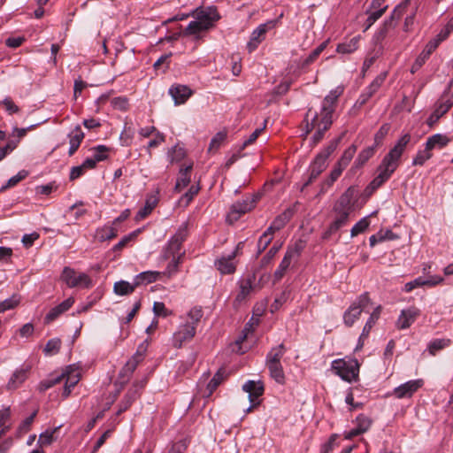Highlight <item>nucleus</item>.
<instances>
[{"mask_svg":"<svg viewBox=\"0 0 453 453\" xmlns=\"http://www.w3.org/2000/svg\"><path fill=\"white\" fill-rule=\"evenodd\" d=\"M342 93V89L339 88L331 90L322 102L320 112H315L311 122H307L305 134L315 130L311 137L313 144L319 143L332 126L335 104Z\"/></svg>","mask_w":453,"mask_h":453,"instance_id":"1","label":"nucleus"},{"mask_svg":"<svg viewBox=\"0 0 453 453\" xmlns=\"http://www.w3.org/2000/svg\"><path fill=\"white\" fill-rule=\"evenodd\" d=\"M411 136L406 133L403 134L395 142V146L389 150V152L384 157L380 166L379 174L371 181L369 186L366 188V191L372 192L385 181H387L396 170L399 165V160L406 149V146L410 143Z\"/></svg>","mask_w":453,"mask_h":453,"instance_id":"2","label":"nucleus"},{"mask_svg":"<svg viewBox=\"0 0 453 453\" xmlns=\"http://www.w3.org/2000/svg\"><path fill=\"white\" fill-rule=\"evenodd\" d=\"M357 191L354 187L348 188L342 193L333 207L334 219L323 233L322 238L328 240L333 234H336L341 228L348 225L350 214L354 211L356 196Z\"/></svg>","mask_w":453,"mask_h":453,"instance_id":"3","label":"nucleus"},{"mask_svg":"<svg viewBox=\"0 0 453 453\" xmlns=\"http://www.w3.org/2000/svg\"><path fill=\"white\" fill-rule=\"evenodd\" d=\"M332 370L343 380L352 382L357 380L359 373V364L356 358L335 359L331 365Z\"/></svg>","mask_w":453,"mask_h":453,"instance_id":"4","label":"nucleus"},{"mask_svg":"<svg viewBox=\"0 0 453 453\" xmlns=\"http://www.w3.org/2000/svg\"><path fill=\"white\" fill-rule=\"evenodd\" d=\"M148 343L149 339H146L144 342L140 344L136 352L127 360L124 367L119 371L118 377L119 384L123 386L129 381L137 365L143 360L145 357Z\"/></svg>","mask_w":453,"mask_h":453,"instance_id":"5","label":"nucleus"},{"mask_svg":"<svg viewBox=\"0 0 453 453\" xmlns=\"http://www.w3.org/2000/svg\"><path fill=\"white\" fill-rule=\"evenodd\" d=\"M371 303L369 294L365 292L358 296L343 314V321L347 326H351Z\"/></svg>","mask_w":453,"mask_h":453,"instance_id":"6","label":"nucleus"},{"mask_svg":"<svg viewBox=\"0 0 453 453\" xmlns=\"http://www.w3.org/2000/svg\"><path fill=\"white\" fill-rule=\"evenodd\" d=\"M61 278L70 288H88L91 284V280L86 273L77 274L73 269L69 267H65Z\"/></svg>","mask_w":453,"mask_h":453,"instance_id":"7","label":"nucleus"},{"mask_svg":"<svg viewBox=\"0 0 453 453\" xmlns=\"http://www.w3.org/2000/svg\"><path fill=\"white\" fill-rule=\"evenodd\" d=\"M259 199V196L256 195L251 197H246L242 202H236L231 206V211L227 216L229 220H237L242 215L251 211Z\"/></svg>","mask_w":453,"mask_h":453,"instance_id":"8","label":"nucleus"},{"mask_svg":"<svg viewBox=\"0 0 453 453\" xmlns=\"http://www.w3.org/2000/svg\"><path fill=\"white\" fill-rule=\"evenodd\" d=\"M274 27V21L271 20L259 25L252 33L250 41L247 43V49L250 52L254 51L258 45L265 40V34Z\"/></svg>","mask_w":453,"mask_h":453,"instance_id":"9","label":"nucleus"},{"mask_svg":"<svg viewBox=\"0 0 453 453\" xmlns=\"http://www.w3.org/2000/svg\"><path fill=\"white\" fill-rule=\"evenodd\" d=\"M196 334L195 326L185 323L178 327V330L173 335V345L180 349L183 343L191 341Z\"/></svg>","mask_w":453,"mask_h":453,"instance_id":"10","label":"nucleus"},{"mask_svg":"<svg viewBox=\"0 0 453 453\" xmlns=\"http://www.w3.org/2000/svg\"><path fill=\"white\" fill-rule=\"evenodd\" d=\"M196 18L200 21L203 26L206 27V29H210L213 27L214 22L219 20L220 16L217 11L215 6H208L206 8L196 9Z\"/></svg>","mask_w":453,"mask_h":453,"instance_id":"11","label":"nucleus"},{"mask_svg":"<svg viewBox=\"0 0 453 453\" xmlns=\"http://www.w3.org/2000/svg\"><path fill=\"white\" fill-rule=\"evenodd\" d=\"M188 236V225L182 224L169 240L167 252L172 256L178 255L180 251L181 245Z\"/></svg>","mask_w":453,"mask_h":453,"instance_id":"12","label":"nucleus"},{"mask_svg":"<svg viewBox=\"0 0 453 453\" xmlns=\"http://www.w3.org/2000/svg\"><path fill=\"white\" fill-rule=\"evenodd\" d=\"M424 384L423 380H412L401 384L394 389V395L398 399L409 398L413 395Z\"/></svg>","mask_w":453,"mask_h":453,"instance_id":"13","label":"nucleus"},{"mask_svg":"<svg viewBox=\"0 0 453 453\" xmlns=\"http://www.w3.org/2000/svg\"><path fill=\"white\" fill-rule=\"evenodd\" d=\"M419 315L420 311L415 306L402 310L396 321L397 328L402 330L409 328Z\"/></svg>","mask_w":453,"mask_h":453,"instance_id":"14","label":"nucleus"},{"mask_svg":"<svg viewBox=\"0 0 453 453\" xmlns=\"http://www.w3.org/2000/svg\"><path fill=\"white\" fill-rule=\"evenodd\" d=\"M31 366L29 365H23L20 368L17 369L11 376L6 389L12 391L19 388L22 383L28 378Z\"/></svg>","mask_w":453,"mask_h":453,"instance_id":"15","label":"nucleus"},{"mask_svg":"<svg viewBox=\"0 0 453 453\" xmlns=\"http://www.w3.org/2000/svg\"><path fill=\"white\" fill-rule=\"evenodd\" d=\"M242 245V242H239L235 250L231 252V254H229L227 257H222L215 262V265H216L217 269L222 274H230V273H234L235 265H234L233 260L235 257V256Z\"/></svg>","mask_w":453,"mask_h":453,"instance_id":"16","label":"nucleus"},{"mask_svg":"<svg viewBox=\"0 0 453 453\" xmlns=\"http://www.w3.org/2000/svg\"><path fill=\"white\" fill-rule=\"evenodd\" d=\"M304 248L302 241L296 242L293 246L288 247V250L283 257L281 262L280 263V267L288 269L292 261H296L301 256V253Z\"/></svg>","mask_w":453,"mask_h":453,"instance_id":"17","label":"nucleus"},{"mask_svg":"<svg viewBox=\"0 0 453 453\" xmlns=\"http://www.w3.org/2000/svg\"><path fill=\"white\" fill-rule=\"evenodd\" d=\"M327 164L322 157H315L309 167V177L303 183V188L311 184L326 168Z\"/></svg>","mask_w":453,"mask_h":453,"instance_id":"18","label":"nucleus"},{"mask_svg":"<svg viewBox=\"0 0 453 453\" xmlns=\"http://www.w3.org/2000/svg\"><path fill=\"white\" fill-rule=\"evenodd\" d=\"M242 390L249 394L250 402H260L258 398L264 394V384L260 380H248L242 385Z\"/></svg>","mask_w":453,"mask_h":453,"instance_id":"19","label":"nucleus"},{"mask_svg":"<svg viewBox=\"0 0 453 453\" xmlns=\"http://www.w3.org/2000/svg\"><path fill=\"white\" fill-rule=\"evenodd\" d=\"M74 303V298L69 297L63 301L60 304L53 307L45 316L44 323L50 324L57 319L61 314L68 311Z\"/></svg>","mask_w":453,"mask_h":453,"instance_id":"20","label":"nucleus"},{"mask_svg":"<svg viewBox=\"0 0 453 453\" xmlns=\"http://www.w3.org/2000/svg\"><path fill=\"white\" fill-rule=\"evenodd\" d=\"M169 94L174 100L175 104H184L192 95V90L185 85H173L169 88Z\"/></svg>","mask_w":453,"mask_h":453,"instance_id":"21","label":"nucleus"},{"mask_svg":"<svg viewBox=\"0 0 453 453\" xmlns=\"http://www.w3.org/2000/svg\"><path fill=\"white\" fill-rule=\"evenodd\" d=\"M345 168L339 165L335 164L333 170L331 171L328 177H326L321 183L319 188V195H323L333 186V184L338 180L341 176L342 173Z\"/></svg>","mask_w":453,"mask_h":453,"instance_id":"22","label":"nucleus"},{"mask_svg":"<svg viewBox=\"0 0 453 453\" xmlns=\"http://www.w3.org/2000/svg\"><path fill=\"white\" fill-rule=\"evenodd\" d=\"M255 274H250L246 279L241 281L240 292L236 296V301H243L255 289Z\"/></svg>","mask_w":453,"mask_h":453,"instance_id":"23","label":"nucleus"},{"mask_svg":"<svg viewBox=\"0 0 453 453\" xmlns=\"http://www.w3.org/2000/svg\"><path fill=\"white\" fill-rule=\"evenodd\" d=\"M380 311H381V306L379 305L377 306L373 311L372 312V314L370 315L369 319H367L364 328H363V331L361 333V335L359 337V341H358V347H362L363 346V342L362 341L365 339V338H367L368 335H369V333L372 329V327L373 326V325L375 324V322L378 320V319L380 318Z\"/></svg>","mask_w":453,"mask_h":453,"instance_id":"24","label":"nucleus"},{"mask_svg":"<svg viewBox=\"0 0 453 453\" xmlns=\"http://www.w3.org/2000/svg\"><path fill=\"white\" fill-rule=\"evenodd\" d=\"M68 136L70 143L68 154L69 156H73L79 149L82 140L84 139V133L80 126H76Z\"/></svg>","mask_w":453,"mask_h":453,"instance_id":"25","label":"nucleus"},{"mask_svg":"<svg viewBox=\"0 0 453 453\" xmlns=\"http://www.w3.org/2000/svg\"><path fill=\"white\" fill-rule=\"evenodd\" d=\"M269 370L270 376L279 384L285 383V374L281 363H265Z\"/></svg>","mask_w":453,"mask_h":453,"instance_id":"26","label":"nucleus"},{"mask_svg":"<svg viewBox=\"0 0 453 453\" xmlns=\"http://www.w3.org/2000/svg\"><path fill=\"white\" fill-rule=\"evenodd\" d=\"M192 170V165H187L180 170V176L177 179L175 184V190L180 192L186 188L190 182V172Z\"/></svg>","mask_w":453,"mask_h":453,"instance_id":"27","label":"nucleus"},{"mask_svg":"<svg viewBox=\"0 0 453 453\" xmlns=\"http://www.w3.org/2000/svg\"><path fill=\"white\" fill-rule=\"evenodd\" d=\"M287 349L283 343L273 347L266 355L265 363H280Z\"/></svg>","mask_w":453,"mask_h":453,"instance_id":"28","label":"nucleus"},{"mask_svg":"<svg viewBox=\"0 0 453 453\" xmlns=\"http://www.w3.org/2000/svg\"><path fill=\"white\" fill-rule=\"evenodd\" d=\"M449 142V139L446 135L441 134H435L427 139L426 145L427 146V149L431 150L436 148L441 149L445 147Z\"/></svg>","mask_w":453,"mask_h":453,"instance_id":"29","label":"nucleus"},{"mask_svg":"<svg viewBox=\"0 0 453 453\" xmlns=\"http://www.w3.org/2000/svg\"><path fill=\"white\" fill-rule=\"evenodd\" d=\"M360 36H354L349 41L338 44L336 51L341 54H350L358 48Z\"/></svg>","mask_w":453,"mask_h":453,"instance_id":"30","label":"nucleus"},{"mask_svg":"<svg viewBox=\"0 0 453 453\" xmlns=\"http://www.w3.org/2000/svg\"><path fill=\"white\" fill-rule=\"evenodd\" d=\"M293 210L286 209L281 214L278 215L272 222L273 227L276 230L282 229L293 216Z\"/></svg>","mask_w":453,"mask_h":453,"instance_id":"31","label":"nucleus"},{"mask_svg":"<svg viewBox=\"0 0 453 453\" xmlns=\"http://www.w3.org/2000/svg\"><path fill=\"white\" fill-rule=\"evenodd\" d=\"M159 273L157 272L147 271L142 272L136 275L134 279V285L139 286L142 284H149L156 281L158 278Z\"/></svg>","mask_w":453,"mask_h":453,"instance_id":"32","label":"nucleus"},{"mask_svg":"<svg viewBox=\"0 0 453 453\" xmlns=\"http://www.w3.org/2000/svg\"><path fill=\"white\" fill-rule=\"evenodd\" d=\"M450 343L449 339H434L428 343L427 350L430 355L435 356L438 351L449 347Z\"/></svg>","mask_w":453,"mask_h":453,"instance_id":"33","label":"nucleus"},{"mask_svg":"<svg viewBox=\"0 0 453 453\" xmlns=\"http://www.w3.org/2000/svg\"><path fill=\"white\" fill-rule=\"evenodd\" d=\"M134 135V128L132 125L125 123L124 129L119 134V142L122 146L131 145Z\"/></svg>","mask_w":453,"mask_h":453,"instance_id":"34","label":"nucleus"},{"mask_svg":"<svg viewBox=\"0 0 453 453\" xmlns=\"http://www.w3.org/2000/svg\"><path fill=\"white\" fill-rule=\"evenodd\" d=\"M387 73H383L379 74L372 81V83L365 88V89L363 92H365L366 95L371 98L377 90L381 87V85L384 83L386 80Z\"/></svg>","mask_w":453,"mask_h":453,"instance_id":"35","label":"nucleus"},{"mask_svg":"<svg viewBox=\"0 0 453 453\" xmlns=\"http://www.w3.org/2000/svg\"><path fill=\"white\" fill-rule=\"evenodd\" d=\"M61 427V426L55 427L52 430H46L39 435L38 444L42 446L50 445L53 441L57 440L55 436L56 432Z\"/></svg>","mask_w":453,"mask_h":453,"instance_id":"36","label":"nucleus"},{"mask_svg":"<svg viewBox=\"0 0 453 453\" xmlns=\"http://www.w3.org/2000/svg\"><path fill=\"white\" fill-rule=\"evenodd\" d=\"M141 232H142V228H138V229L129 233L128 234L125 235L124 237H122L121 240H119V242L117 244H115V251L120 250L123 248L128 246L130 243H133L136 240L138 234Z\"/></svg>","mask_w":453,"mask_h":453,"instance_id":"37","label":"nucleus"},{"mask_svg":"<svg viewBox=\"0 0 453 453\" xmlns=\"http://www.w3.org/2000/svg\"><path fill=\"white\" fill-rule=\"evenodd\" d=\"M225 379V371L219 369L207 385L208 396H210Z\"/></svg>","mask_w":453,"mask_h":453,"instance_id":"38","label":"nucleus"},{"mask_svg":"<svg viewBox=\"0 0 453 453\" xmlns=\"http://www.w3.org/2000/svg\"><path fill=\"white\" fill-rule=\"evenodd\" d=\"M370 226L369 216L362 218L357 221L350 230L351 237H355L359 234L364 233Z\"/></svg>","mask_w":453,"mask_h":453,"instance_id":"39","label":"nucleus"},{"mask_svg":"<svg viewBox=\"0 0 453 453\" xmlns=\"http://www.w3.org/2000/svg\"><path fill=\"white\" fill-rule=\"evenodd\" d=\"M64 378L66 377L65 384L70 385L71 387H75L81 379V374L76 372V369L73 368V365L67 367L65 372H64Z\"/></svg>","mask_w":453,"mask_h":453,"instance_id":"40","label":"nucleus"},{"mask_svg":"<svg viewBox=\"0 0 453 453\" xmlns=\"http://www.w3.org/2000/svg\"><path fill=\"white\" fill-rule=\"evenodd\" d=\"M431 149H427V146L425 144V149L422 150H418L415 157L413 158L412 165H423L426 161L430 159L433 156L431 152Z\"/></svg>","mask_w":453,"mask_h":453,"instance_id":"41","label":"nucleus"},{"mask_svg":"<svg viewBox=\"0 0 453 453\" xmlns=\"http://www.w3.org/2000/svg\"><path fill=\"white\" fill-rule=\"evenodd\" d=\"M95 238L98 242H101L112 239L113 238V226H105L102 228L97 229L95 234Z\"/></svg>","mask_w":453,"mask_h":453,"instance_id":"42","label":"nucleus"},{"mask_svg":"<svg viewBox=\"0 0 453 453\" xmlns=\"http://www.w3.org/2000/svg\"><path fill=\"white\" fill-rule=\"evenodd\" d=\"M203 317V311L201 307H193L188 313V321L186 323H189L192 326H195V330L196 331V326L199 321Z\"/></svg>","mask_w":453,"mask_h":453,"instance_id":"43","label":"nucleus"},{"mask_svg":"<svg viewBox=\"0 0 453 453\" xmlns=\"http://www.w3.org/2000/svg\"><path fill=\"white\" fill-rule=\"evenodd\" d=\"M61 348V340L59 338H53L47 342L44 347V353L48 356H52L59 352Z\"/></svg>","mask_w":453,"mask_h":453,"instance_id":"44","label":"nucleus"},{"mask_svg":"<svg viewBox=\"0 0 453 453\" xmlns=\"http://www.w3.org/2000/svg\"><path fill=\"white\" fill-rule=\"evenodd\" d=\"M206 27L203 26L198 19H195L189 22L188 27L183 31L184 35H196L202 31H205Z\"/></svg>","mask_w":453,"mask_h":453,"instance_id":"45","label":"nucleus"},{"mask_svg":"<svg viewBox=\"0 0 453 453\" xmlns=\"http://www.w3.org/2000/svg\"><path fill=\"white\" fill-rule=\"evenodd\" d=\"M226 137V134L225 133H217L210 142L208 151L212 153L216 152L224 142Z\"/></svg>","mask_w":453,"mask_h":453,"instance_id":"46","label":"nucleus"},{"mask_svg":"<svg viewBox=\"0 0 453 453\" xmlns=\"http://www.w3.org/2000/svg\"><path fill=\"white\" fill-rule=\"evenodd\" d=\"M136 286L134 284H130L127 281L120 280L115 282V294L116 295H127L134 291Z\"/></svg>","mask_w":453,"mask_h":453,"instance_id":"47","label":"nucleus"},{"mask_svg":"<svg viewBox=\"0 0 453 453\" xmlns=\"http://www.w3.org/2000/svg\"><path fill=\"white\" fill-rule=\"evenodd\" d=\"M357 151V147L355 145H351L347 148L341 158L338 160V164L346 168L349 162L352 160L355 153Z\"/></svg>","mask_w":453,"mask_h":453,"instance_id":"48","label":"nucleus"},{"mask_svg":"<svg viewBox=\"0 0 453 453\" xmlns=\"http://www.w3.org/2000/svg\"><path fill=\"white\" fill-rule=\"evenodd\" d=\"M327 41L323 42L319 44L315 50H313L311 54L303 60V66H306L314 62L317 58L321 54V52L326 49L327 45Z\"/></svg>","mask_w":453,"mask_h":453,"instance_id":"49","label":"nucleus"},{"mask_svg":"<svg viewBox=\"0 0 453 453\" xmlns=\"http://www.w3.org/2000/svg\"><path fill=\"white\" fill-rule=\"evenodd\" d=\"M342 137H338L336 139L332 140L328 145L319 152L316 157H322L323 160L326 162L328 157L336 150L339 142H341Z\"/></svg>","mask_w":453,"mask_h":453,"instance_id":"50","label":"nucleus"},{"mask_svg":"<svg viewBox=\"0 0 453 453\" xmlns=\"http://www.w3.org/2000/svg\"><path fill=\"white\" fill-rule=\"evenodd\" d=\"M155 205L156 200H147L145 205L136 213L135 219L138 221L145 219L152 211Z\"/></svg>","mask_w":453,"mask_h":453,"instance_id":"51","label":"nucleus"},{"mask_svg":"<svg viewBox=\"0 0 453 453\" xmlns=\"http://www.w3.org/2000/svg\"><path fill=\"white\" fill-rule=\"evenodd\" d=\"M388 6H384L383 8H380L379 10H373L369 13L368 18L365 21V30L370 28L386 12Z\"/></svg>","mask_w":453,"mask_h":453,"instance_id":"52","label":"nucleus"},{"mask_svg":"<svg viewBox=\"0 0 453 453\" xmlns=\"http://www.w3.org/2000/svg\"><path fill=\"white\" fill-rule=\"evenodd\" d=\"M282 243L277 244L276 242L270 248L267 253L261 259V265L265 266L271 263L273 257L276 256L278 251L280 250Z\"/></svg>","mask_w":453,"mask_h":453,"instance_id":"53","label":"nucleus"},{"mask_svg":"<svg viewBox=\"0 0 453 453\" xmlns=\"http://www.w3.org/2000/svg\"><path fill=\"white\" fill-rule=\"evenodd\" d=\"M28 173L27 171L26 170H21L18 173V174H16L15 176L12 177L9 179V180L7 181V183L5 185H4L1 188H0V191H4L5 190L6 188H12V187H14L15 185H17L19 181H21L22 180H24L27 176Z\"/></svg>","mask_w":453,"mask_h":453,"instance_id":"54","label":"nucleus"},{"mask_svg":"<svg viewBox=\"0 0 453 453\" xmlns=\"http://www.w3.org/2000/svg\"><path fill=\"white\" fill-rule=\"evenodd\" d=\"M93 150L95 151L93 157L97 163L108 158V153L111 150L110 148L104 145H98L97 147L93 148Z\"/></svg>","mask_w":453,"mask_h":453,"instance_id":"55","label":"nucleus"},{"mask_svg":"<svg viewBox=\"0 0 453 453\" xmlns=\"http://www.w3.org/2000/svg\"><path fill=\"white\" fill-rule=\"evenodd\" d=\"M374 154V147H369L363 150L357 156L355 164L363 165L365 164Z\"/></svg>","mask_w":453,"mask_h":453,"instance_id":"56","label":"nucleus"},{"mask_svg":"<svg viewBox=\"0 0 453 453\" xmlns=\"http://www.w3.org/2000/svg\"><path fill=\"white\" fill-rule=\"evenodd\" d=\"M19 303V297L17 295H13L11 298L0 302V313L15 308Z\"/></svg>","mask_w":453,"mask_h":453,"instance_id":"57","label":"nucleus"},{"mask_svg":"<svg viewBox=\"0 0 453 453\" xmlns=\"http://www.w3.org/2000/svg\"><path fill=\"white\" fill-rule=\"evenodd\" d=\"M390 130V124L385 123L383 124L380 129L377 131V133L374 135V145L379 146L382 143V141L386 137V135L388 134Z\"/></svg>","mask_w":453,"mask_h":453,"instance_id":"58","label":"nucleus"},{"mask_svg":"<svg viewBox=\"0 0 453 453\" xmlns=\"http://www.w3.org/2000/svg\"><path fill=\"white\" fill-rule=\"evenodd\" d=\"M357 427L359 429V432L363 434L369 430L372 420L364 414H360L356 418Z\"/></svg>","mask_w":453,"mask_h":453,"instance_id":"59","label":"nucleus"},{"mask_svg":"<svg viewBox=\"0 0 453 453\" xmlns=\"http://www.w3.org/2000/svg\"><path fill=\"white\" fill-rule=\"evenodd\" d=\"M153 312L157 317L166 318L172 314V311L166 309L165 305L162 302H155L153 304Z\"/></svg>","mask_w":453,"mask_h":453,"instance_id":"60","label":"nucleus"},{"mask_svg":"<svg viewBox=\"0 0 453 453\" xmlns=\"http://www.w3.org/2000/svg\"><path fill=\"white\" fill-rule=\"evenodd\" d=\"M5 111L10 114L12 115L14 113H19L20 111V109L18 105L15 104V103L12 101L11 97H5L1 103Z\"/></svg>","mask_w":453,"mask_h":453,"instance_id":"61","label":"nucleus"},{"mask_svg":"<svg viewBox=\"0 0 453 453\" xmlns=\"http://www.w3.org/2000/svg\"><path fill=\"white\" fill-rule=\"evenodd\" d=\"M64 375L65 374H61L54 379L45 380L42 381L39 384V390L43 392V391L50 388L51 387L55 386L56 384L60 383L61 380L64 379Z\"/></svg>","mask_w":453,"mask_h":453,"instance_id":"62","label":"nucleus"},{"mask_svg":"<svg viewBox=\"0 0 453 453\" xmlns=\"http://www.w3.org/2000/svg\"><path fill=\"white\" fill-rule=\"evenodd\" d=\"M33 422V418L27 417L26 419H24L17 428V436L21 437L23 434L28 433L31 429Z\"/></svg>","mask_w":453,"mask_h":453,"instance_id":"63","label":"nucleus"},{"mask_svg":"<svg viewBox=\"0 0 453 453\" xmlns=\"http://www.w3.org/2000/svg\"><path fill=\"white\" fill-rule=\"evenodd\" d=\"M19 142V140H11L7 142V144L3 147V148H0V161L3 160L6 155L12 151L13 150L16 149V147L18 146Z\"/></svg>","mask_w":453,"mask_h":453,"instance_id":"64","label":"nucleus"}]
</instances>
